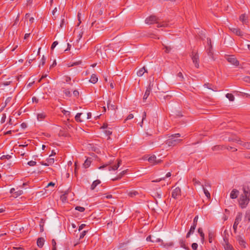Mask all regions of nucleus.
I'll use <instances>...</instances> for the list:
<instances>
[{"instance_id": "f8f14e48", "label": "nucleus", "mask_w": 250, "mask_h": 250, "mask_svg": "<svg viewBox=\"0 0 250 250\" xmlns=\"http://www.w3.org/2000/svg\"><path fill=\"white\" fill-rule=\"evenodd\" d=\"M237 239V241L239 242V244H240V246H241L243 248L246 247V242L242 236H238Z\"/></svg>"}, {"instance_id": "9d476101", "label": "nucleus", "mask_w": 250, "mask_h": 250, "mask_svg": "<svg viewBox=\"0 0 250 250\" xmlns=\"http://www.w3.org/2000/svg\"><path fill=\"white\" fill-rule=\"evenodd\" d=\"M249 222L250 221V210H247L246 212L245 218L243 221V222H242V223L240 225V227H242L243 223L245 222Z\"/></svg>"}, {"instance_id": "6e6552de", "label": "nucleus", "mask_w": 250, "mask_h": 250, "mask_svg": "<svg viewBox=\"0 0 250 250\" xmlns=\"http://www.w3.org/2000/svg\"><path fill=\"white\" fill-rule=\"evenodd\" d=\"M239 192L236 189H233L230 193V198L232 199H236L239 195Z\"/></svg>"}, {"instance_id": "7ed1b4c3", "label": "nucleus", "mask_w": 250, "mask_h": 250, "mask_svg": "<svg viewBox=\"0 0 250 250\" xmlns=\"http://www.w3.org/2000/svg\"><path fill=\"white\" fill-rule=\"evenodd\" d=\"M243 215L241 212H238L236 216L235 221L233 225V229L235 232H236L238 225L242 220Z\"/></svg>"}, {"instance_id": "cd10ccee", "label": "nucleus", "mask_w": 250, "mask_h": 250, "mask_svg": "<svg viewBox=\"0 0 250 250\" xmlns=\"http://www.w3.org/2000/svg\"><path fill=\"white\" fill-rule=\"evenodd\" d=\"M23 193V191L22 190H19L16 192H15L14 193V195H13V197L14 198H17L19 196L22 194Z\"/></svg>"}, {"instance_id": "de8ad7c7", "label": "nucleus", "mask_w": 250, "mask_h": 250, "mask_svg": "<svg viewBox=\"0 0 250 250\" xmlns=\"http://www.w3.org/2000/svg\"><path fill=\"white\" fill-rule=\"evenodd\" d=\"M86 231L85 230L83 231L80 235V238H83L85 235Z\"/></svg>"}, {"instance_id": "e433bc0d", "label": "nucleus", "mask_w": 250, "mask_h": 250, "mask_svg": "<svg viewBox=\"0 0 250 250\" xmlns=\"http://www.w3.org/2000/svg\"><path fill=\"white\" fill-rule=\"evenodd\" d=\"M11 156L10 155H2V156H1L0 159L1 160L4 159H9L11 158Z\"/></svg>"}, {"instance_id": "412c9836", "label": "nucleus", "mask_w": 250, "mask_h": 250, "mask_svg": "<svg viewBox=\"0 0 250 250\" xmlns=\"http://www.w3.org/2000/svg\"><path fill=\"white\" fill-rule=\"evenodd\" d=\"M146 72V70L145 68L144 67L139 69V70L137 72V74L138 76L141 77L143 75L145 72Z\"/></svg>"}, {"instance_id": "423d86ee", "label": "nucleus", "mask_w": 250, "mask_h": 250, "mask_svg": "<svg viewBox=\"0 0 250 250\" xmlns=\"http://www.w3.org/2000/svg\"><path fill=\"white\" fill-rule=\"evenodd\" d=\"M181 189L177 187L173 189L172 192V197L174 198H177L178 196L180 195Z\"/></svg>"}, {"instance_id": "aec40b11", "label": "nucleus", "mask_w": 250, "mask_h": 250, "mask_svg": "<svg viewBox=\"0 0 250 250\" xmlns=\"http://www.w3.org/2000/svg\"><path fill=\"white\" fill-rule=\"evenodd\" d=\"M44 240L42 238H38L37 244L38 247L42 248L44 244Z\"/></svg>"}, {"instance_id": "b1692460", "label": "nucleus", "mask_w": 250, "mask_h": 250, "mask_svg": "<svg viewBox=\"0 0 250 250\" xmlns=\"http://www.w3.org/2000/svg\"><path fill=\"white\" fill-rule=\"evenodd\" d=\"M52 156H53L52 154L50 155L49 157L46 160L47 165H49V166L52 165L54 162V158H52Z\"/></svg>"}, {"instance_id": "f257e3e1", "label": "nucleus", "mask_w": 250, "mask_h": 250, "mask_svg": "<svg viewBox=\"0 0 250 250\" xmlns=\"http://www.w3.org/2000/svg\"><path fill=\"white\" fill-rule=\"evenodd\" d=\"M250 202V190L243 188L242 192L239 195L238 199L239 207L244 209L247 208Z\"/></svg>"}, {"instance_id": "09e8293b", "label": "nucleus", "mask_w": 250, "mask_h": 250, "mask_svg": "<svg viewBox=\"0 0 250 250\" xmlns=\"http://www.w3.org/2000/svg\"><path fill=\"white\" fill-rule=\"evenodd\" d=\"M111 133H112V131L109 129H107L105 131V134L106 135H109L111 134Z\"/></svg>"}, {"instance_id": "0e129e2a", "label": "nucleus", "mask_w": 250, "mask_h": 250, "mask_svg": "<svg viewBox=\"0 0 250 250\" xmlns=\"http://www.w3.org/2000/svg\"><path fill=\"white\" fill-rule=\"evenodd\" d=\"M71 45L69 43H67V48L65 50V51H67L69 50L70 49V48H71Z\"/></svg>"}, {"instance_id": "dca6fc26", "label": "nucleus", "mask_w": 250, "mask_h": 250, "mask_svg": "<svg viewBox=\"0 0 250 250\" xmlns=\"http://www.w3.org/2000/svg\"><path fill=\"white\" fill-rule=\"evenodd\" d=\"M127 195L131 197H133L138 194V192L134 190L127 191Z\"/></svg>"}, {"instance_id": "c756f323", "label": "nucleus", "mask_w": 250, "mask_h": 250, "mask_svg": "<svg viewBox=\"0 0 250 250\" xmlns=\"http://www.w3.org/2000/svg\"><path fill=\"white\" fill-rule=\"evenodd\" d=\"M198 231L200 233L201 237V241L203 242L204 240V233L203 232L202 229L201 228H199L198 230Z\"/></svg>"}, {"instance_id": "a19ab883", "label": "nucleus", "mask_w": 250, "mask_h": 250, "mask_svg": "<svg viewBox=\"0 0 250 250\" xmlns=\"http://www.w3.org/2000/svg\"><path fill=\"white\" fill-rule=\"evenodd\" d=\"M81 62H82L81 61L74 62L73 63H71V65H68V67H71V66H74V65H78L79 64H81Z\"/></svg>"}, {"instance_id": "1a4fd4ad", "label": "nucleus", "mask_w": 250, "mask_h": 250, "mask_svg": "<svg viewBox=\"0 0 250 250\" xmlns=\"http://www.w3.org/2000/svg\"><path fill=\"white\" fill-rule=\"evenodd\" d=\"M229 30L234 34L240 36L243 35L242 32L240 31L239 29L234 27H229Z\"/></svg>"}, {"instance_id": "f704fd0d", "label": "nucleus", "mask_w": 250, "mask_h": 250, "mask_svg": "<svg viewBox=\"0 0 250 250\" xmlns=\"http://www.w3.org/2000/svg\"><path fill=\"white\" fill-rule=\"evenodd\" d=\"M111 101L110 100H108V101L107 102L108 107V108L111 107V108H112V109H115V106L113 104H111Z\"/></svg>"}, {"instance_id": "a211bd4d", "label": "nucleus", "mask_w": 250, "mask_h": 250, "mask_svg": "<svg viewBox=\"0 0 250 250\" xmlns=\"http://www.w3.org/2000/svg\"><path fill=\"white\" fill-rule=\"evenodd\" d=\"M195 228H196V224H193V226H192L190 227L189 232L187 234V237H189L190 234H193Z\"/></svg>"}, {"instance_id": "f3484780", "label": "nucleus", "mask_w": 250, "mask_h": 250, "mask_svg": "<svg viewBox=\"0 0 250 250\" xmlns=\"http://www.w3.org/2000/svg\"><path fill=\"white\" fill-rule=\"evenodd\" d=\"M100 183L101 181L99 180H96L94 181L91 186V189L92 190H94L96 188V187Z\"/></svg>"}, {"instance_id": "2eb2a0df", "label": "nucleus", "mask_w": 250, "mask_h": 250, "mask_svg": "<svg viewBox=\"0 0 250 250\" xmlns=\"http://www.w3.org/2000/svg\"><path fill=\"white\" fill-rule=\"evenodd\" d=\"M121 163V161L120 160H119L118 161V163H117V165H113V166H110L109 167V171H111V170L115 171V170H116L120 167Z\"/></svg>"}, {"instance_id": "4d7b16f0", "label": "nucleus", "mask_w": 250, "mask_h": 250, "mask_svg": "<svg viewBox=\"0 0 250 250\" xmlns=\"http://www.w3.org/2000/svg\"><path fill=\"white\" fill-rule=\"evenodd\" d=\"M85 224H82L81 225H80L79 228V231H80L82 229H83V228L85 227Z\"/></svg>"}, {"instance_id": "9b49d317", "label": "nucleus", "mask_w": 250, "mask_h": 250, "mask_svg": "<svg viewBox=\"0 0 250 250\" xmlns=\"http://www.w3.org/2000/svg\"><path fill=\"white\" fill-rule=\"evenodd\" d=\"M224 243L223 244V245L225 250H233L232 246L229 244L227 240L224 239Z\"/></svg>"}, {"instance_id": "ddd939ff", "label": "nucleus", "mask_w": 250, "mask_h": 250, "mask_svg": "<svg viewBox=\"0 0 250 250\" xmlns=\"http://www.w3.org/2000/svg\"><path fill=\"white\" fill-rule=\"evenodd\" d=\"M151 90V83H150L149 86L146 88V90L145 93L144 95V97H143L144 100H146L148 96H149V95L150 94Z\"/></svg>"}, {"instance_id": "bf43d9fd", "label": "nucleus", "mask_w": 250, "mask_h": 250, "mask_svg": "<svg viewBox=\"0 0 250 250\" xmlns=\"http://www.w3.org/2000/svg\"><path fill=\"white\" fill-rule=\"evenodd\" d=\"M58 11V9H57V7H55L53 11H52V14L53 16H55V14L56 13V12H57Z\"/></svg>"}, {"instance_id": "864d4df0", "label": "nucleus", "mask_w": 250, "mask_h": 250, "mask_svg": "<svg viewBox=\"0 0 250 250\" xmlns=\"http://www.w3.org/2000/svg\"><path fill=\"white\" fill-rule=\"evenodd\" d=\"M198 219V216H196L195 217V218H194V220H193V224H196V225H197Z\"/></svg>"}, {"instance_id": "4c0bfd02", "label": "nucleus", "mask_w": 250, "mask_h": 250, "mask_svg": "<svg viewBox=\"0 0 250 250\" xmlns=\"http://www.w3.org/2000/svg\"><path fill=\"white\" fill-rule=\"evenodd\" d=\"M76 210H78L80 212H83L84 210V208L82 207H76L75 208Z\"/></svg>"}, {"instance_id": "4be33fe9", "label": "nucleus", "mask_w": 250, "mask_h": 250, "mask_svg": "<svg viewBox=\"0 0 250 250\" xmlns=\"http://www.w3.org/2000/svg\"><path fill=\"white\" fill-rule=\"evenodd\" d=\"M98 77L95 74H92L89 81L93 83H95L98 81Z\"/></svg>"}, {"instance_id": "a878e982", "label": "nucleus", "mask_w": 250, "mask_h": 250, "mask_svg": "<svg viewBox=\"0 0 250 250\" xmlns=\"http://www.w3.org/2000/svg\"><path fill=\"white\" fill-rule=\"evenodd\" d=\"M201 189L203 190L206 197L209 198L210 197V194L208 190L204 188L203 185H201Z\"/></svg>"}, {"instance_id": "6e6d98bb", "label": "nucleus", "mask_w": 250, "mask_h": 250, "mask_svg": "<svg viewBox=\"0 0 250 250\" xmlns=\"http://www.w3.org/2000/svg\"><path fill=\"white\" fill-rule=\"evenodd\" d=\"M45 62V58L44 56H43L42 59V65H43L44 64Z\"/></svg>"}, {"instance_id": "5fc2aeb1", "label": "nucleus", "mask_w": 250, "mask_h": 250, "mask_svg": "<svg viewBox=\"0 0 250 250\" xmlns=\"http://www.w3.org/2000/svg\"><path fill=\"white\" fill-rule=\"evenodd\" d=\"M73 94L75 97H77L79 95V92L77 90H74L73 92Z\"/></svg>"}, {"instance_id": "c85d7f7f", "label": "nucleus", "mask_w": 250, "mask_h": 250, "mask_svg": "<svg viewBox=\"0 0 250 250\" xmlns=\"http://www.w3.org/2000/svg\"><path fill=\"white\" fill-rule=\"evenodd\" d=\"M226 97L230 101H233L234 100V96L229 93H228L226 94Z\"/></svg>"}, {"instance_id": "6ab92c4d", "label": "nucleus", "mask_w": 250, "mask_h": 250, "mask_svg": "<svg viewBox=\"0 0 250 250\" xmlns=\"http://www.w3.org/2000/svg\"><path fill=\"white\" fill-rule=\"evenodd\" d=\"M46 117V115L43 112L39 113L37 114V119L39 121H41Z\"/></svg>"}, {"instance_id": "5701e85b", "label": "nucleus", "mask_w": 250, "mask_h": 250, "mask_svg": "<svg viewBox=\"0 0 250 250\" xmlns=\"http://www.w3.org/2000/svg\"><path fill=\"white\" fill-rule=\"evenodd\" d=\"M91 162V161L90 158L87 159L83 164V167L85 168L88 167L90 165Z\"/></svg>"}, {"instance_id": "37998d69", "label": "nucleus", "mask_w": 250, "mask_h": 250, "mask_svg": "<svg viewBox=\"0 0 250 250\" xmlns=\"http://www.w3.org/2000/svg\"><path fill=\"white\" fill-rule=\"evenodd\" d=\"M6 119V115L5 114H3L2 117L0 118V122L1 123H3L5 122Z\"/></svg>"}, {"instance_id": "603ef678", "label": "nucleus", "mask_w": 250, "mask_h": 250, "mask_svg": "<svg viewBox=\"0 0 250 250\" xmlns=\"http://www.w3.org/2000/svg\"><path fill=\"white\" fill-rule=\"evenodd\" d=\"M82 35H83V32H81L80 33V34H79L78 36V39H77V42H79V41L81 40V39L82 38Z\"/></svg>"}, {"instance_id": "473e14b6", "label": "nucleus", "mask_w": 250, "mask_h": 250, "mask_svg": "<svg viewBox=\"0 0 250 250\" xmlns=\"http://www.w3.org/2000/svg\"><path fill=\"white\" fill-rule=\"evenodd\" d=\"M161 245L164 247H168L172 246L173 245V243L172 242H169L166 244L162 243Z\"/></svg>"}, {"instance_id": "4468645a", "label": "nucleus", "mask_w": 250, "mask_h": 250, "mask_svg": "<svg viewBox=\"0 0 250 250\" xmlns=\"http://www.w3.org/2000/svg\"><path fill=\"white\" fill-rule=\"evenodd\" d=\"M192 60L193 62L194 63L195 67L197 68L199 67V64L198 63L199 60V56L197 54H195L192 57Z\"/></svg>"}, {"instance_id": "7c9ffc66", "label": "nucleus", "mask_w": 250, "mask_h": 250, "mask_svg": "<svg viewBox=\"0 0 250 250\" xmlns=\"http://www.w3.org/2000/svg\"><path fill=\"white\" fill-rule=\"evenodd\" d=\"M240 20L243 23H246L247 17L245 14H243L240 17Z\"/></svg>"}, {"instance_id": "ea45409f", "label": "nucleus", "mask_w": 250, "mask_h": 250, "mask_svg": "<svg viewBox=\"0 0 250 250\" xmlns=\"http://www.w3.org/2000/svg\"><path fill=\"white\" fill-rule=\"evenodd\" d=\"M27 164L30 166H34L36 165V162L34 161H31L28 162Z\"/></svg>"}, {"instance_id": "49530a36", "label": "nucleus", "mask_w": 250, "mask_h": 250, "mask_svg": "<svg viewBox=\"0 0 250 250\" xmlns=\"http://www.w3.org/2000/svg\"><path fill=\"white\" fill-rule=\"evenodd\" d=\"M61 198L63 202L65 201L66 199V196L65 195V194L62 195L61 197Z\"/></svg>"}, {"instance_id": "79ce46f5", "label": "nucleus", "mask_w": 250, "mask_h": 250, "mask_svg": "<svg viewBox=\"0 0 250 250\" xmlns=\"http://www.w3.org/2000/svg\"><path fill=\"white\" fill-rule=\"evenodd\" d=\"M191 247L193 249V250H197V249L198 248V244L195 243H193L191 245Z\"/></svg>"}, {"instance_id": "2f4dec72", "label": "nucleus", "mask_w": 250, "mask_h": 250, "mask_svg": "<svg viewBox=\"0 0 250 250\" xmlns=\"http://www.w3.org/2000/svg\"><path fill=\"white\" fill-rule=\"evenodd\" d=\"M11 97H8L6 100H5V104H4V105L2 106V107L1 108V109H0V111L2 110V109L5 107V106L7 104H8V103H9L11 101Z\"/></svg>"}, {"instance_id": "0eeeda50", "label": "nucleus", "mask_w": 250, "mask_h": 250, "mask_svg": "<svg viewBox=\"0 0 250 250\" xmlns=\"http://www.w3.org/2000/svg\"><path fill=\"white\" fill-rule=\"evenodd\" d=\"M156 18L155 16H151L147 18L145 20L146 23L147 24H151L156 22Z\"/></svg>"}, {"instance_id": "72a5a7b5", "label": "nucleus", "mask_w": 250, "mask_h": 250, "mask_svg": "<svg viewBox=\"0 0 250 250\" xmlns=\"http://www.w3.org/2000/svg\"><path fill=\"white\" fill-rule=\"evenodd\" d=\"M153 240H152L151 241L153 243H154V242H162V240L159 238H156L154 236H153Z\"/></svg>"}, {"instance_id": "680f3d73", "label": "nucleus", "mask_w": 250, "mask_h": 250, "mask_svg": "<svg viewBox=\"0 0 250 250\" xmlns=\"http://www.w3.org/2000/svg\"><path fill=\"white\" fill-rule=\"evenodd\" d=\"M133 115L132 114H130L129 115H128V116H127V120H130V119H131L133 118Z\"/></svg>"}, {"instance_id": "f03ea898", "label": "nucleus", "mask_w": 250, "mask_h": 250, "mask_svg": "<svg viewBox=\"0 0 250 250\" xmlns=\"http://www.w3.org/2000/svg\"><path fill=\"white\" fill-rule=\"evenodd\" d=\"M181 136L179 133L171 135L170 138L167 141V144L168 146H174L181 142V139H177L178 137Z\"/></svg>"}, {"instance_id": "13d9d810", "label": "nucleus", "mask_w": 250, "mask_h": 250, "mask_svg": "<svg viewBox=\"0 0 250 250\" xmlns=\"http://www.w3.org/2000/svg\"><path fill=\"white\" fill-rule=\"evenodd\" d=\"M157 23H158V27H163V26H167V24H166V23L161 24V23H158L157 22Z\"/></svg>"}, {"instance_id": "c9c22d12", "label": "nucleus", "mask_w": 250, "mask_h": 250, "mask_svg": "<svg viewBox=\"0 0 250 250\" xmlns=\"http://www.w3.org/2000/svg\"><path fill=\"white\" fill-rule=\"evenodd\" d=\"M146 112H144V113H143V115L142 121V122L140 123V126H141V127H142V125H143V122L145 121V119H146Z\"/></svg>"}, {"instance_id": "69168bd1", "label": "nucleus", "mask_w": 250, "mask_h": 250, "mask_svg": "<svg viewBox=\"0 0 250 250\" xmlns=\"http://www.w3.org/2000/svg\"><path fill=\"white\" fill-rule=\"evenodd\" d=\"M29 22L31 23H33L34 21H35V19L34 17H30L29 18Z\"/></svg>"}, {"instance_id": "a18cd8bd", "label": "nucleus", "mask_w": 250, "mask_h": 250, "mask_svg": "<svg viewBox=\"0 0 250 250\" xmlns=\"http://www.w3.org/2000/svg\"><path fill=\"white\" fill-rule=\"evenodd\" d=\"M58 44V42L57 41L53 42V43H52V44L51 45V49H53Z\"/></svg>"}, {"instance_id": "774afa93", "label": "nucleus", "mask_w": 250, "mask_h": 250, "mask_svg": "<svg viewBox=\"0 0 250 250\" xmlns=\"http://www.w3.org/2000/svg\"><path fill=\"white\" fill-rule=\"evenodd\" d=\"M32 101L33 102L37 103L38 102V99L36 97H33Z\"/></svg>"}, {"instance_id": "58836bf2", "label": "nucleus", "mask_w": 250, "mask_h": 250, "mask_svg": "<svg viewBox=\"0 0 250 250\" xmlns=\"http://www.w3.org/2000/svg\"><path fill=\"white\" fill-rule=\"evenodd\" d=\"M125 172H126L125 170H123L122 172H121L120 173L119 177L116 178H115V179H113V180L119 179L121 178V177L125 173Z\"/></svg>"}, {"instance_id": "3c124183", "label": "nucleus", "mask_w": 250, "mask_h": 250, "mask_svg": "<svg viewBox=\"0 0 250 250\" xmlns=\"http://www.w3.org/2000/svg\"><path fill=\"white\" fill-rule=\"evenodd\" d=\"M55 183L51 182L47 184V185L46 186V188H48L50 186L54 187L55 186Z\"/></svg>"}, {"instance_id": "bb28decb", "label": "nucleus", "mask_w": 250, "mask_h": 250, "mask_svg": "<svg viewBox=\"0 0 250 250\" xmlns=\"http://www.w3.org/2000/svg\"><path fill=\"white\" fill-rule=\"evenodd\" d=\"M83 115V113H78L76 114V115L75 116V120L77 121V122H83V120H81V116Z\"/></svg>"}, {"instance_id": "20e7f679", "label": "nucleus", "mask_w": 250, "mask_h": 250, "mask_svg": "<svg viewBox=\"0 0 250 250\" xmlns=\"http://www.w3.org/2000/svg\"><path fill=\"white\" fill-rule=\"evenodd\" d=\"M147 160L149 163L152 164L153 165H157L161 163V159H157L156 156L153 155L150 157H149Z\"/></svg>"}, {"instance_id": "8fccbe9b", "label": "nucleus", "mask_w": 250, "mask_h": 250, "mask_svg": "<svg viewBox=\"0 0 250 250\" xmlns=\"http://www.w3.org/2000/svg\"><path fill=\"white\" fill-rule=\"evenodd\" d=\"M64 93L66 96H70V91L69 90H65Z\"/></svg>"}, {"instance_id": "338daca9", "label": "nucleus", "mask_w": 250, "mask_h": 250, "mask_svg": "<svg viewBox=\"0 0 250 250\" xmlns=\"http://www.w3.org/2000/svg\"><path fill=\"white\" fill-rule=\"evenodd\" d=\"M245 146L248 149H250V143L245 144Z\"/></svg>"}, {"instance_id": "c03bdc74", "label": "nucleus", "mask_w": 250, "mask_h": 250, "mask_svg": "<svg viewBox=\"0 0 250 250\" xmlns=\"http://www.w3.org/2000/svg\"><path fill=\"white\" fill-rule=\"evenodd\" d=\"M193 182H194V185L196 186V185H202L201 184H200V182L196 180V179H193Z\"/></svg>"}, {"instance_id": "e2e57ef3", "label": "nucleus", "mask_w": 250, "mask_h": 250, "mask_svg": "<svg viewBox=\"0 0 250 250\" xmlns=\"http://www.w3.org/2000/svg\"><path fill=\"white\" fill-rule=\"evenodd\" d=\"M91 113H87L86 114V117H85L86 119H89L91 118Z\"/></svg>"}, {"instance_id": "393cba45", "label": "nucleus", "mask_w": 250, "mask_h": 250, "mask_svg": "<svg viewBox=\"0 0 250 250\" xmlns=\"http://www.w3.org/2000/svg\"><path fill=\"white\" fill-rule=\"evenodd\" d=\"M163 45L164 46V47L165 48V49H166L165 51L167 53L169 52L171 50V47H170V46L169 44V43L168 42H166L165 43H164Z\"/></svg>"}, {"instance_id": "39448f33", "label": "nucleus", "mask_w": 250, "mask_h": 250, "mask_svg": "<svg viewBox=\"0 0 250 250\" xmlns=\"http://www.w3.org/2000/svg\"><path fill=\"white\" fill-rule=\"evenodd\" d=\"M227 61L231 64L234 65H238V62L233 56H229L227 57Z\"/></svg>"}, {"instance_id": "052dcab7", "label": "nucleus", "mask_w": 250, "mask_h": 250, "mask_svg": "<svg viewBox=\"0 0 250 250\" xmlns=\"http://www.w3.org/2000/svg\"><path fill=\"white\" fill-rule=\"evenodd\" d=\"M245 81L250 83V77H246L244 78Z\"/></svg>"}]
</instances>
